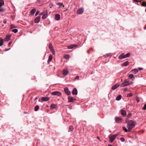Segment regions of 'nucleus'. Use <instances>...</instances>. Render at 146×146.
<instances>
[{
  "label": "nucleus",
  "instance_id": "nucleus-1",
  "mask_svg": "<svg viewBox=\"0 0 146 146\" xmlns=\"http://www.w3.org/2000/svg\"><path fill=\"white\" fill-rule=\"evenodd\" d=\"M126 123H127V127L128 128L129 131H131L135 126V122L133 120H129Z\"/></svg>",
  "mask_w": 146,
  "mask_h": 146
},
{
  "label": "nucleus",
  "instance_id": "nucleus-2",
  "mask_svg": "<svg viewBox=\"0 0 146 146\" xmlns=\"http://www.w3.org/2000/svg\"><path fill=\"white\" fill-rule=\"evenodd\" d=\"M131 84L130 83V82L127 80H126L124 81V82L122 83L121 84L120 86L121 87H124L125 86H128Z\"/></svg>",
  "mask_w": 146,
  "mask_h": 146
},
{
  "label": "nucleus",
  "instance_id": "nucleus-3",
  "mask_svg": "<svg viewBox=\"0 0 146 146\" xmlns=\"http://www.w3.org/2000/svg\"><path fill=\"white\" fill-rule=\"evenodd\" d=\"M51 95L53 96H60L62 95L61 93L58 91H55L51 93Z\"/></svg>",
  "mask_w": 146,
  "mask_h": 146
},
{
  "label": "nucleus",
  "instance_id": "nucleus-4",
  "mask_svg": "<svg viewBox=\"0 0 146 146\" xmlns=\"http://www.w3.org/2000/svg\"><path fill=\"white\" fill-rule=\"evenodd\" d=\"M64 90L65 93L68 95H69L71 94V92L69 90L67 87L65 88L64 89Z\"/></svg>",
  "mask_w": 146,
  "mask_h": 146
},
{
  "label": "nucleus",
  "instance_id": "nucleus-5",
  "mask_svg": "<svg viewBox=\"0 0 146 146\" xmlns=\"http://www.w3.org/2000/svg\"><path fill=\"white\" fill-rule=\"evenodd\" d=\"M84 12L83 9L81 8L78 9L77 11V13L78 15L82 14Z\"/></svg>",
  "mask_w": 146,
  "mask_h": 146
},
{
  "label": "nucleus",
  "instance_id": "nucleus-6",
  "mask_svg": "<svg viewBox=\"0 0 146 146\" xmlns=\"http://www.w3.org/2000/svg\"><path fill=\"white\" fill-rule=\"evenodd\" d=\"M40 16H38L36 17L34 20V22L35 23H38L40 20Z\"/></svg>",
  "mask_w": 146,
  "mask_h": 146
},
{
  "label": "nucleus",
  "instance_id": "nucleus-7",
  "mask_svg": "<svg viewBox=\"0 0 146 146\" xmlns=\"http://www.w3.org/2000/svg\"><path fill=\"white\" fill-rule=\"evenodd\" d=\"M55 19L57 21H58L60 19V15L59 14H56L55 15Z\"/></svg>",
  "mask_w": 146,
  "mask_h": 146
},
{
  "label": "nucleus",
  "instance_id": "nucleus-8",
  "mask_svg": "<svg viewBox=\"0 0 146 146\" xmlns=\"http://www.w3.org/2000/svg\"><path fill=\"white\" fill-rule=\"evenodd\" d=\"M68 102H73L74 100H75L74 98L71 96H68Z\"/></svg>",
  "mask_w": 146,
  "mask_h": 146
},
{
  "label": "nucleus",
  "instance_id": "nucleus-9",
  "mask_svg": "<svg viewBox=\"0 0 146 146\" xmlns=\"http://www.w3.org/2000/svg\"><path fill=\"white\" fill-rule=\"evenodd\" d=\"M50 99L49 97H43L42 98V100L43 101H47Z\"/></svg>",
  "mask_w": 146,
  "mask_h": 146
},
{
  "label": "nucleus",
  "instance_id": "nucleus-10",
  "mask_svg": "<svg viewBox=\"0 0 146 146\" xmlns=\"http://www.w3.org/2000/svg\"><path fill=\"white\" fill-rule=\"evenodd\" d=\"M121 113L123 116H125L126 115V111L123 109L121 110Z\"/></svg>",
  "mask_w": 146,
  "mask_h": 146
},
{
  "label": "nucleus",
  "instance_id": "nucleus-11",
  "mask_svg": "<svg viewBox=\"0 0 146 146\" xmlns=\"http://www.w3.org/2000/svg\"><path fill=\"white\" fill-rule=\"evenodd\" d=\"M72 94L76 95L78 94L77 90L76 88L74 89L72 91Z\"/></svg>",
  "mask_w": 146,
  "mask_h": 146
},
{
  "label": "nucleus",
  "instance_id": "nucleus-12",
  "mask_svg": "<svg viewBox=\"0 0 146 146\" xmlns=\"http://www.w3.org/2000/svg\"><path fill=\"white\" fill-rule=\"evenodd\" d=\"M125 58V55L124 53H122L118 57L119 59H122Z\"/></svg>",
  "mask_w": 146,
  "mask_h": 146
},
{
  "label": "nucleus",
  "instance_id": "nucleus-13",
  "mask_svg": "<svg viewBox=\"0 0 146 146\" xmlns=\"http://www.w3.org/2000/svg\"><path fill=\"white\" fill-rule=\"evenodd\" d=\"M115 122H118L119 121L122 120V119L119 117H115Z\"/></svg>",
  "mask_w": 146,
  "mask_h": 146
},
{
  "label": "nucleus",
  "instance_id": "nucleus-14",
  "mask_svg": "<svg viewBox=\"0 0 146 146\" xmlns=\"http://www.w3.org/2000/svg\"><path fill=\"white\" fill-rule=\"evenodd\" d=\"M138 72V70L137 69H135L131 71V72L134 74H136Z\"/></svg>",
  "mask_w": 146,
  "mask_h": 146
},
{
  "label": "nucleus",
  "instance_id": "nucleus-15",
  "mask_svg": "<svg viewBox=\"0 0 146 146\" xmlns=\"http://www.w3.org/2000/svg\"><path fill=\"white\" fill-rule=\"evenodd\" d=\"M119 85L120 84H116L112 87L111 89L113 90H114L117 88Z\"/></svg>",
  "mask_w": 146,
  "mask_h": 146
},
{
  "label": "nucleus",
  "instance_id": "nucleus-16",
  "mask_svg": "<svg viewBox=\"0 0 146 146\" xmlns=\"http://www.w3.org/2000/svg\"><path fill=\"white\" fill-rule=\"evenodd\" d=\"M76 46V44H73L71 45L68 46V49H72Z\"/></svg>",
  "mask_w": 146,
  "mask_h": 146
},
{
  "label": "nucleus",
  "instance_id": "nucleus-17",
  "mask_svg": "<svg viewBox=\"0 0 146 146\" xmlns=\"http://www.w3.org/2000/svg\"><path fill=\"white\" fill-rule=\"evenodd\" d=\"M10 38L11 36L10 35H7L5 38V41H8L10 40Z\"/></svg>",
  "mask_w": 146,
  "mask_h": 146
},
{
  "label": "nucleus",
  "instance_id": "nucleus-18",
  "mask_svg": "<svg viewBox=\"0 0 146 146\" xmlns=\"http://www.w3.org/2000/svg\"><path fill=\"white\" fill-rule=\"evenodd\" d=\"M68 70L64 69L63 70L62 74L64 76L66 75L68 73Z\"/></svg>",
  "mask_w": 146,
  "mask_h": 146
},
{
  "label": "nucleus",
  "instance_id": "nucleus-19",
  "mask_svg": "<svg viewBox=\"0 0 146 146\" xmlns=\"http://www.w3.org/2000/svg\"><path fill=\"white\" fill-rule=\"evenodd\" d=\"M115 138L114 136L112 135L111 137L109 138L110 141L111 142H112L114 140Z\"/></svg>",
  "mask_w": 146,
  "mask_h": 146
},
{
  "label": "nucleus",
  "instance_id": "nucleus-20",
  "mask_svg": "<svg viewBox=\"0 0 146 146\" xmlns=\"http://www.w3.org/2000/svg\"><path fill=\"white\" fill-rule=\"evenodd\" d=\"M57 105L56 104H52L50 106V108L52 109H55L56 107V106Z\"/></svg>",
  "mask_w": 146,
  "mask_h": 146
},
{
  "label": "nucleus",
  "instance_id": "nucleus-21",
  "mask_svg": "<svg viewBox=\"0 0 146 146\" xmlns=\"http://www.w3.org/2000/svg\"><path fill=\"white\" fill-rule=\"evenodd\" d=\"M129 64V62L128 61H126L122 64V65L124 66H127Z\"/></svg>",
  "mask_w": 146,
  "mask_h": 146
},
{
  "label": "nucleus",
  "instance_id": "nucleus-22",
  "mask_svg": "<svg viewBox=\"0 0 146 146\" xmlns=\"http://www.w3.org/2000/svg\"><path fill=\"white\" fill-rule=\"evenodd\" d=\"M4 4L3 0H0V7H1Z\"/></svg>",
  "mask_w": 146,
  "mask_h": 146
},
{
  "label": "nucleus",
  "instance_id": "nucleus-23",
  "mask_svg": "<svg viewBox=\"0 0 146 146\" xmlns=\"http://www.w3.org/2000/svg\"><path fill=\"white\" fill-rule=\"evenodd\" d=\"M3 43V39L2 38H0V46H2Z\"/></svg>",
  "mask_w": 146,
  "mask_h": 146
},
{
  "label": "nucleus",
  "instance_id": "nucleus-24",
  "mask_svg": "<svg viewBox=\"0 0 146 146\" xmlns=\"http://www.w3.org/2000/svg\"><path fill=\"white\" fill-rule=\"evenodd\" d=\"M121 98V95H119L116 98V99L117 101L120 100Z\"/></svg>",
  "mask_w": 146,
  "mask_h": 146
},
{
  "label": "nucleus",
  "instance_id": "nucleus-25",
  "mask_svg": "<svg viewBox=\"0 0 146 146\" xmlns=\"http://www.w3.org/2000/svg\"><path fill=\"white\" fill-rule=\"evenodd\" d=\"M36 11L35 9H33L31 11L30 13L31 14L34 15Z\"/></svg>",
  "mask_w": 146,
  "mask_h": 146
},
{
  "label": "nucleus",
  "instance_id": "nucleus-26",
  "mask_svg": "<svg viewBox=\"0 0 146 146\" xmlns=\"http://www.w3.org/2000/svg\"><path fill=\"white\" fill-rule=\"evenodd\" d=\"M52 58V55H50L48 57V62H49V61H50Z\"/></svg>",
  "mask_w": 146,
  "mask_h": 146
},
{
  "label": "nucleus",
  "instance_id": "nucleus-27",
  "mask_svg": "<svg viewBox=\"0 0 146 146\" xmlns=\"http://www.w3.org/2000/svg\"><path fill=\"white\" fill-rule=\"evenodd\" d=\"M39 108V107L38 105L36 106L35 108V111H37L38 110V109Z\"/></svg>",
  "mask_w": 146,
  "mask_h": 146
},
{
  "label": "nucleus",
  "instance_id": "nucleus-28",
  "mask_svg": "<svg viewBox=\"0 0 146 146\" xmlns=\"http://www.w3.org/2000/svg\"><path fill=\"white\" fill-rule=\"evenodd\" d=\"M132 78H134V77L133 74H131L129 76V79H131Z\"/></svg>",
  "mask_w": 146,
  "mask_h": 146
},
{
  "label": "nucleus",
  "instance_id": "nucleus-29",
  "mask_svg": "<svg viewBox=\"0 0 146 146\" xmlns=\"http://www.w3.org/2000/svg\"><path fill=\"white\" fill-rule=\"evenodd\" d=\"M74 129V128L72 126H70L69 128V131H72Z\"/></svg>",
  "mask_w": 146,
  "mask_h": 146
},
{
  "label": "nucleus",
  "instance_id": "nucleus-30",
  "mask_svg": "<svg viewBox=\"0 0 146 146\" xmlns=\"http://www.w3.org/2000/svg\"><path fill=\"white\" fill-rule=\"evenodd\" d=\"M12 32H14L15 33H16L17 32L18 30L17 29H14L12 30Z\"/></svg>",
  "mask_w": 146,
  "mask_h": 146
},
{
  "label": "nucleus",
  "instance_id": "nucleus-31",
  "mask_svg": "<svg viewBox=\"0 0 146 146\" xmlns=\"http://www.w3.org/2000/svg\"><path fill=\"white\" fill-rule=\"evenodd\" d=\"M49 48L51 51L53 50V47H52V45L51 44H50Z\"/></svg>",
  "mask_w": 146,
  "mask_h": 146
},
{
  "label": "nucleus",
  "instance_id": "nucleus-32",
  "mask_svg": "<svg viewBox=\"0 0 146 146\" xmlns=\"http://www.w3.org/2000/svg\"><path fill=\"white\" fill-rule=\"evenodd\" d=\"M141 5L143 7H146V3L145 2H143L141 4Z\"/></svg>",
  "mask_w": 146,
  "mask_h": 146
},
{
  "label": "nucleus",
  "instance_id": "nucleus-33",
  "mask_svg": "<svg viewBox=\"0 0 146 146\" xmlns=\"http://www.w3.org/2000/svg\"><path fill=\"white\" fill-rule=\"evenodd\" d=\"M130 53H127L125 55V58L129 57L130 55Z\"/></svg>",
  "mask_w": 146,
  "mask_h": 146
},
{
  "label": "nucleus",
  "instance_id": "nucleus-34",
  "mask_svg": "<svg viewBox=\"0 0 146 146\" xmlns=\"http://www.w3.org/2000/svg\"><path fill=\"white\" fill-rule=\"evenodd\" d=\"M133 95V94L131 93H130L127 94V97H130Z\"/></svg>",
  "mask_w": 146,
  "mask_h": 146
},
{
  "label": "nucleus",
  "instance_id": "nucleus-35",
  "mask_svg": "<svg viewBox=\"0 0 146 146\" xmlns=\"http://www.w3.org/2000/svg\"><path fill=\"white\" fill-rule=\"evenodd\" d=\"M46 17V14H44L42 17V19H45Z\"/></svg>",
  "mask_w": 146,
  "mask_h": 146
},
{
  "label": "nucleus",
  "instance_id": "nucleus-36",
  "mask_svg": "<svg viewBox=\"0 0 146 146\" xmlns=\"http://www.w3.org/2000/svg\"><path fill=\"white\" fill-rule=\"evenodd\" d=\"M123 130L125 132H127V131H128L127 129V128H125V127H123Z\"/></svg>",
  "mask_w": 146,
  "mask_h": 146
},
{
  "label": "nucleus",
  "instance_id": "nucleus-37",
  "mask_svg": "<svg viewBox=\"0 0 146 146\" xmlns=\"http://www.w3.org/2000/svg\"><path fill=\"white\" fill-rule=\"evenodd\" d=\"M57 5H58L60 7H62V4L60 3H59L57 4Z\"/></svg>",
  "mask_w": 146,
  "mask_h": 146
},
{
  "label": "nucleus",
  "instance_id": "nucleus-38",
  "mask_svg": "<svg viewBox=\"0 0 146 146\" xmlns=\"http://www.w3.org/2000/svg\"><path fill=\"white\" fill-rule=\"evenodd\" d=\"M105 56H106L111 57L112 56V55L110 53H109V54H105Z\"/></svg>",
  "mask_w": 146,
  "mask_h": 146
},
{
  "label": "nucleus",
  "instance_id": "nucleus-39",
  "mask_svg": "<svg viewBox=\"0 0 146 146\" xmlns=\"http://www.w3.org/2000/svg\"><path fill=\"white\" fill-rule=\"evenodd\" d=\"M120 140L122 142H124L125 141V139L123 137H121L120 139Z\"/></svg>",
  "mask_w": 146,
  "mask_h": 146
},
{
  "label": "nucleus",
  "instance_id": "nucleus-40",
  "mask_svg": "<svg viewBox=\"0 0 146 146\" xmlns=\"http://www.w3.org/2000/svg\"><path fill=\"white\" fill-rule=\"evenodd\" d=\"M14 28H16V27H15L13 25H11L10 28L11 29H12Z\"/></svg>",
  "mask_w": 146,
  "mask_h": 146
},
{
  "label": "nucleus",
  "instance_id": "nucleus-41",
  "mask_svg": "<svg viewBox=\"0 0 146 146\" xmlns=\"http://www.w3.org/2000/svg\"><path fill=\"white\" fill-rule=\"evenodd\" d=\"M142 109L143 110H146V104L144 105V106L143 108Z\"/></svg>",
  "mask_w": 146,
  "mask_h": 146
},
{
  "label": "nucleus",
  "instance_id": "nucleus-42",
  "mask_svg": "<svg viewBox=\"0 0 146 146\" xmlns=\"http://www.w3.org/2000/svg\"><path fill=\"white\" fill-rule=\"evenodd\" d=\"M38 1L40 3H41L43 2V0H38Z\"/></svg>",
  "mask_w": 146,
  "mask_h": 146
},
{
  "label": "nucleus",
  "instance_id": "nucleus-43",
  "mask_svg": "<svg viewBox=\"0 0 146 146\" xmlns=\"http://www.w3.org/2000/svg\"><path fill=\"white\" fill-rule=\"evenodd\" d=\"M12 41H11L9 42L8 44V46H10L11 45V44L12 43Z\"/></svg>",
  "mask_w": 146,
  "mask_h": 146
},
{
  "label": "nucleus",
  "instance_id": "nucleus-44",
  "mask_svg": "<svg viewBox=\"0 0 146 146\" xmlns=\"http://www.w3.org/2000/svg\"><path fill=\"white\" fill-rule=\"evenodd\" d=\"M132 115V114L131 113H129L127 115L128 118L129 117Z\"/></svg>",
  "mask_w": 146,
  "mask_h": 146
},
{
  "label": "nucleus",
  "instance_id": "nucleus-45",
  "mask_svg": "<svg viewBox=\"0 0 146 146\" xmlns=\"http://www.w3.org/2000/svg\"><path fill=\"white\" fill-rule=\"evenodd\" d=\"M133 1L134 2H135L137 3H139V2L141 3V1H139L138 0H133Z\"/></svg>",
  "mask_w": 146,
  "mask_h": 146
},
{
  "label": "nucleus",
  "instance_id": "nucleus-46",
  "mask_svg": "<svg viewBox=\"0 0 146 146\" xmlns=\"http://www.w3.org/2000/svg\"><path fill=\"white\" fill-rule=\"evenodd\" d=\"M4 11L5 10L4 9H0V12H4Z\"/></svg>",
  "mask_w": 146,
  "mask_h": 146
},
{
  "label": "nucleus",
  "instance_id": "nucleus-47",
  "mask_svg": "<svg viewBox=\"0 0 146 146\" xmlns=\"http://www.w3.org/2000/svg\"><path fill=\"white\" fill-rule=\"evenodd\" d=\"M39 13V11H37L35 13V15L36 16H37Z\"/></svg>",
  "mask_w": 146,
  "mask_h": 146
},
{
  "label": "nucleus",
  "instance_id": "nucleus-48",
  "mask_svg": "<svg viewBox=\"0 0 146 146\" xmlns=\"http://www.w3.org/2000/svg\"><path fill=\"white\" fill-rule=\"evenodd\" d=\"M11 49V48H6L5 49V51H7L9 50H10Z\"/></svg>",
  "mask_w": 146,
  "mask_h": 146
},
{
  "label": "nucleus",
  "instance_id": "nucleus-49",
  "mask_svg": "<svg viewBox=\"0 0 146 146\" xmlns=\"http://www.w3.org/2000/svg\"><path fill=\"white\" fill-rule=\"evenodd\" d=\"M138 69L139 70H143V68H142L139 67L138 68Z\"/></svg>",
  "mask_w": 146,
  "mask_h": 146
},
{
  "label": "nucleus",
  "instance_id": "nucleus-50",
  "mask_svg": "<svg viewBox=\"0 0 146 146\" xmlns=\"http://www.w3.org/2000/svg\"><path fill=\"white\" fill-rule=\"evenodd\" d=\"M79 76H76V77L75 78V79H78L79 78Z\"/></svg>",
  "mask_w": 146,
  "mask_h": 146
},
{
  "label": "nucleus",
  "instance_id": "nucleus-51",
  "mask_svg": "<svg viewBox=\"0 0 146 146\" xmlns=\"http://www.w3.org/2000/svg\"><path fill=\"white\" fill-rule=\"evenodd\" d=\"M66 57L65 58H69V56H70L69 55H66Z\"/></svg>",
  "mask_w": 146,
  "mask_h": 146
},
{
  "label": "nucleus",
  "instance_id": "nucleus-52",
  "mask_svg": "<svg viewBox=\"0 0 146 146\" xmlns=\"http://www.w3.org/2000/svg\"><path fill=\"white\" fill-rule=\"evenodd\" d=\"M118 135V134H116L114 135H113V136H114V137H115V138Z\"/></svg>",
  "mask_w": 146,
  "mask_h": 146
},
{
  "label": "nucleus",
  "instance_id": "nucleus-53",
  "mask_svg": "<svg viewBox=\"0 0 146 146\" xmlns=\"http://www.w3.org/2000/svg\"><path fill=\"white\" fill-rule=\"evenodd\" d=\"M136 100L137 101V102H139V99L137 98H136Z\"/></svg>",
  "mask_w": 146,
  "mask_h": 146
},
{
  "label": "nucleus",
  "instance_id": "nucleus-54",
  "mask_svg": "<svg viewBox=\"0 0 146 146\" xmlns=\"http://www.w3.org/2000/svg\"><path fill=\"white\" fill-rule=\"evenodd\" d=\"M127 88H125L124 89V91H126L127 90Z\"/></svg>",
  "mask_w": 146,
  "mask_h": 146
},
{
  "label": "nucleus",
  "instance_id": "nucleus-55",
  "mask_svg": "<svg viewBox=\"0 0 146 146\" xmlns=\"http://www.w3.org/2000/svg\"><path fill=\"white\" fill-rule=\"evenodd\" d=\"M7 21H4L3 22V23H4V24H6L7 23Z\"/></svg>",
  "mask_w": 146,
  "mask_h": 146
},
{
  "label": "nucleus",
  "instance_id": "nucleus-56",
  "mask_svg": "<svg viewBox=\"0 0 146 146\" xmlns=\"http://www.w3.org/2000/svg\"><path fill=\"white\" fill-rule=\"evenodd\" d=\"M144 30H145L146 29V27H144Z\"/></svg>",
  "mask_w": 146,
  "mask_h": 146
},
{
  "label": "nucleus",
  "instance_id": "nucleus-57",
  "mask_svg": "<svg viewBox=\"0 0 146 146\" xmlns=\"http://www.w3.org/2000/svg\"><path fill=\"white\" fill-rule=\"evenodd\" d=\"M52 53L53 54H55V52H52Z\"/></svg>",
  "mask_w": 146,
  "mask_h": 146
},
{
  "label": "nucleus",
  "instance_id": "nucleus-58",
  "mask_svg": "<svg viewBox=\"0 0 146 146\" xmlns=\"http://www.w3.org/2000/svg\"><path fill=\"white\" fill-rule=\"evenodd\" d=\"M108 146H113L112 145H108Z\"/></svg>",
  "mask_w": 146,
  "mask_h": 146
},
{
  "label": "nucleus",
  "instance_id": "nucleus-59",
  "mask_svg": "<svg viewBox=\"0 0 146 146\" xmlns=\"http://www.w3.org/2000/svg\"><path fill=\"white\" fill-rule=\"evenodd\" d=\"M87 52L88 53H89V51H88H88H87Z\"/></svg>",
  "mask_w": 146,
  "mask_h": 146
},
{
  "label": "nucleus",
  "instance_id": "nucleus-60",
  "mask_svg": "<svg viewBox=\"0 0 146 146\" xmlns=\"http://www.w3.org/2000/svg\"><path fill=\"white\" fill-rule=\"evenodd\" d=\"M130 83H131V84L132 83V82H130Z\"/></svg>",
  "mask_w": 146,
  "mask_h": 146
},
{
  "label": "nucleus",
  "instance_id": "nucleus-61",
  "mask_svg": "<svg viewBox=\"0 0 146 146\" xmlns=\"http://www.w3.org/2000/svg\"><path fill=\"white\" fill-rule=\"evenodd\" d=\"M37 99V98H35V100H36V99Z\"/></svg>",
  "mask_w": 146,
  "mask_h": 146
},
{
  "label": "nucleus",
  "instance_id": "nucleus-62",
  "mask_svg": "<svg viewBox=\"0 0 146 146\" xmlns=\"http://www.w3.org/2000/svg\"><path fill=\"white\" fill-rule=\"evenodd\" d=\"M145 11L146 12V9H145Z\"/></svg>",
  "mask_w": 146,
  "mask_h": 146
},
{
  "label": "nucleus",
  "instance_id": "nucleus-63",
  "mask_svg": "<svg viewBox=\"0 0 146 146\" xmlns=\"http://www.w3.org/2000/svg\"><path fill=\"white\" fill-rule=\"evenodd\" d=\"M46 12H47V11H46ZM46 14H47V12H46Z\"/></svg>",
  "mask_w": 146,
  "mask_h": 146
}]
</instances>
